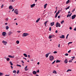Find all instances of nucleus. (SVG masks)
I'll list each match as a JSON object with an SVG mask.
<instances>
[{"instance_id":"obj_3","label":"nucleus","mask_w":76,"mask_h":76,"mask_svg":"<svg viewBox=\"0 0 76 76\" xmlns=\"http://www.w3.org/2000/svg\"><path fill=\"white\" fill-rule=\"evenodd\" d=\"M28 35H29V34L28 33H24L22 35L23 37H26V36H28Z\"/></svg>"},{"instance_id":"obj_51","label":"nucleus","mask_w":76,"mask_h":76,"mask_svg":"<svg viewBox=\"0 0 76 76\" xmlns=\"http://www.w3.org/2000/svg\"><path fill=\"white\" fill-rule=\"evenodd\" d=\"M71 51V50H70L69 51H68V53H70V52Z\"/></svg>"},{"instance_id":"obj_54","label":"nucleus","mask_w":76,"mask_h":76,"mask_svg":"<svg viewBox=\"0 0 76 76\" xmlns=\"http://www.w3.org/2000/svg\"><path fill=\"white\" fill-rule=\"evenodd\" d=\"M12 2H13V1H15V0H11Z\"/></svg>"},{"instance_id":"obj_56","label":"nucleus","mask_w":76,"mask_h":76,"mask_svg":"<svg viewBox=\"0 0 76 76\" xmlns=\"http://www.w3.org/2000/svg\"><path fill=\"white\" fill-rule=\"evenodd\" d=\"M17 32H18V33H20V31H18Z\"/></svg>"},{"instance_id":"obj_59","label":"nucleus","mask_w":76,"mask_h":76,"mask_svg":"<svg viewBox=\"0 0 76 76\" xmlns=\"http://www.w3.org/2000/svg\"><path fill=\"white\" fill-rule=\"evenodd\" d=\"M60 16H58V18H60Z\"/></svg>"},{"instance_id":"obj_33","label":"nucleus","mask_w":76,"mask_h":76,"mask_svg":"<svg viewBox=\"0 0 76 76\" xmlns=\"http://www.w3.org/2000/svg\"><path fill=\"white\" fill-rule=\"evenodd\" d=\"M64 20H62L61 22V24H63V23H64Z\"/></svg>"},{"instance_id":"obj_20","label":"nucleus","mask_w":76,"mask_h":76,"mask_svg":"<svg viewBox=\"0 0 76 76\" xmlns=\"http://www.w3.org/2000/svg\"><path fill=\"white\" fill-rule=\"evenodd\" d=\"M61 61L58 60H57L56 61V63H60Z\"/></svg>"},{"instance_id":"obj_22","label":"nucleus","mask_w":76,"mask_h":76,"mask_svg":"<svg viewBox=\"0 0 76 76\" xmlns=\"http://www.w3.org/2000/svg\"><path fill=\"white\" fill-rule=\"evenodd\" d=\"M10 65H11V66H13V64L11 61H10Z\"/></svg>"},{"instance_id":"obj_7","label":"nucleus","mask_w":76,"mask_h":76,"mask_svg":"<svg viewBox=\"0 0 76 76\" xmlns=\"http://www.w3.org/2000/svg\"><path fill=\"white\" fill-rule=\"evenodd\" d=\"M76 18V15H72V19H74Z\"/></svg>"},{"instance_id":"obj_19","label":"nucleus","mask_w":76,"mask_h":76,"mask_svg":"<svg viewBox=\"0 0 76 76\" xmlns=\"http://www.w3.org/2000/svg\"><path fill=\"white\" fill-rule=\"evenodd\" d=\"M23 55L25 57H28V56L26 53L23 54Z\"/></svg>"},{"instance_id":"obj_21","label":"nucleus","mask_w":76,"mask_h":76,"mask_svg":"<svg viewBox=\"0 0 76 76\" xmlns=\"http://www.w3.org/2000/svg\"><path fill=\"white\" fill-rule=\"evenodd\" d=\"M6 29H7V30L9 29V27L8 26H7L6 27Z\"/></svg>"},{"instance_id":"obj_53","label":"nucleus","mask_w":76,"mask_h":76,"mask_svg":"<svg viewBox=\"0 0 76 76\" xmlns=\"http://www.w3.org/2000/svg\"><path fill=\"white\" fill-rule=\"evenodd\" d=\"M7 21L8 20V18H7L5 19Z\"/></svg>"},{"instance_id":"obj_50","label":"nucleus","mask_w":76,"mask_h":76,"mask_svg":"<svg viewBox=\"0 0 76 76\" xmlns=\"http://www.w3.org/2000/svg\"><path fill=\"white\" fill-rule=\"evenodd\" d=\"M36 22L37 23H38V19L36 21Z\"/></svg>"},{"instance_id":"obj_45","label":"nucleus","mask_w":76,"mask_h":76,"mask_svg":"<svg viewBox=\"0 0 76 76\" xmlns=\"http://www.w3.org/2000/svg\"><path fill=\"white\" fill-rule=\"evenodd\" d=\"M69 29L72 30V27H69Z\"/></svg>"},{"instance_id":"obj_36","label":"nucleus","mask_w":76,"mask_h":76,"mask_svg":"<svg viewBox=\"0 0 76 76\" xmlns=\"http://www.w3.org/2000/svg\"><path fill=\"white\" fill-rule=\"evenodd\" d=\"M70 17V14H68L67 16V18H69V17Z\"/></svg>"},{"instance_id":"obj_55","label":"nucleus","mask_w":76,"mask_h":76,"mask_svg":"<svg viewBox=\"0 0 76 76\" xmlns=\"http://www.w3.org/2000/svg\"><path fill=\"white\" fill-rule=\"evenodd\" d=\"M74 30L75 31H76V28H75L74 29Z\"/></svg>"},{"instance_id":"obj_35","label":"nucleus","mask_w":76,"mask_h":76,"mask_svg":"<svg viewBox=\"0 0 76 76\" xmlns=\"http://www.w3.org/2000/svg\"><path fill=\"white\" fill-rule=\"evenodd\" d=\"M7 61H9L10 60V58H7Z\"/></svg>"},{"instance_id":"obj_6","label":"nucleus","mask_w":76,"mask_h":76,"mask_svg":"<svg viewBox=\"0 0 76 76\" xmlns=\"http://www.w3.org/2000/svg\"><path fill=\"white\" fill-rule=\"evenodd\" d=\"M2 43H3L4 45H6L7 44V42L3 40L2 41Z\"/></svg>"},{"instance_id":"obj_1","label":"nucleus","mask_w":76,"mask_h":76,"mask_svg":"<svg viewBox=\"0 0 76 76\" xmlns=\"http://www.w3.org/2000/svg\"><path fill=\"white\" fill-rule=\"evenodd\" d=\"M54 59V58L53 56H50L49 58V59L50 61H53V60Z\"/></svg>"},{"instance_id":"obj_43","label":"nucleus","mask_w":76,"mask_h":76,"mask_svg":"<svg viewBox=\"0 0 76 76\" xmlns=\"http://www.w3.org/2000/svg\"><path fill=\"white\" fill-rule=\"evenodd\" d=\"M51 36L52 37V38H53V37H54V35H51Z\"/></svg>"},{"instance_id":"obj_58","label":"nucleus","mask_w":76,"mask_h":76,"mask_svg":"<svg viewBox=\"0 0 76 76\" xmlns=\"http://www.w3.org/2000/svg\"><path fill=\"white\" fill-rule=\"evenodd\" d=\"M21 62L23 64L24 63V62L23 61H21Z\"/></svg>"},{"instance_id":"obj_4","label":"nucleus","mask_w":76,"mask_h":76,"mask_svg":"<svg viewBox=\"0 0 76 76\" xmlns=\"http://www.w3.org/2000/svg\"><path fill=\"white\" fill-rule=\"evenodd\" d=\"M14 13H15L16 15H18V9H16L15 10Z\"/></svg>"},{"instance_id":"obj_27","label":"nucleus","mask_w":76,"mask_h":76,"mask_svg":"<svg viewBox=\"0 0 76 76\" xmlns=\"http://www.w3.org/2000/svg\"><path fill=\"white\" fill-rule=\"evenodd\" d=\"M72 71V69H68V70H67V72H69V71Z\"/></svg>"},{"instance_id":"obj_13","label":"nucleus","mask_w":76,"mask_h":76,"mask_svg":"<svg viewBox=\"0 0 76 76\" xmlns=\"http://www.w3.org/2000/svg\"><path fill=\"white\" fill-rule=\"evenodd\" d=\"M54 25V22H53L50 23V25L51 26H53Z\"/></svg>"},{"instance_id":"obj_23","label":"nucleus","mask_w":76,"mask_h":76,"mask_svg":"<svg viewBox=\"0 0 76 76\" xmlns=\"http://www.w3.org/2000/svg\"><path fill=\"white\" fill-rule=\"evenodd\" d=\"M48 22V21H47L45 22L44 24H45V26H46V24H47V23Z\"/></svg>"},{"instance_id":"obj_48","label":"nucleus","mask_w":76,"mask_h":76,"mask_svg":"<svg viewBox=\"0 0 76 76\" xmlns=\"http://www.w3.org/2000/svg\"><path fill=\"white\" fill-rule=\"evenodd\" d=\"M69 62H70L71 63H72V60H69Z\"/></svg>"},{"instance_id":"obj_5","label":"nucleus","mask_w":76,"mask_h":76,"mask_svg":"<svg viewBox=\"0 0 76 76\" xmlns=\"http://www.w3.org/2000/svg\"><path fill=\"white\" fill-rule=\"evenodd\" d=\"M59 13H60V10H58V12L56 14V15L55 16V18H56L57 17V16H58V14H59Z\"/></svg>"},{"instance_id":"obj_12","label":"nucleus","mask_w":76,"mask_h":76,"mask_svg":"<svg viewBox=\"0 0 76 76\" xmlns=\"http://www.w3.org/2000/svg\"><path fill=\"white\" fill-rule=\"evenodd\" d=\"M53 73H54V74H57V72L55 70H54L53 71Z\"/></svg>"},{"instance_id":"obj_57","label":"nucleus","mask_w":76,"mask_h":76,"mask_svg":"<svg viewBox=\"0 0 76 76\" xmlns=\"http://www.w3.org/2000/svg\"><path fill=\"white\" fill-rule=\"evenodd\" d=\"M28 58H29L30 57V55H28Z\"/></svg>"},{"instance_id":"obj_44","label":"nucleus","mask_w":76,"mask_h":76,"mask_svg":"<svg viewBox=\"0 0 76 76\" xmlns=\"http://www.w3.org/2000/svg\"><path fill=\"white\" fill-rule=\"evenodd\" d=\"M71 58H72L73 59H74V58H75V57L73 56L72 57H71Z\"/></svg>"},{"instance_id":"obj_39","label":"nucleus","mask_w":76,"mask_h":76,"mask_svg":"<svg viewBox=\"0 0 76 76\" xmlns=\"http://www.w3.org/2000/svg\"><path fill=\"white\" fill-rule=\"evenodd\" d=\"M55 62H56V60H55V61H54L52 64H54V63H55Z\"/></svg>"},{"instance_id":"obj_61","label":"nucleus","mask_w":76,"mask_h":76,"mask_svg":"<svg viewBox=\"0 0 76 76\" xmlns=\"http://www.w3.org/2000/svg\"><path fill=\"white\" fill-rule=\"evenodd\" d=\"M11 67L12 69H13V66H11Z\"/></svg>"},{"instance_id":"obj_31","label":"nucleus","mask_w":76,"mask_h":76,"mask_svg":"<svg viewBox=\"0 0 76 76\" xmlns=\"http://www.w3.org/2000/svg\"><path fill=\"white\" fill-rule=\"evenodd\" d=\"M16 42L17 44H19V41L18 40Z\"/></svg>"},{"instance_id":"obj_9","label":"nucleus","mask_w":76,"mask_h":76,"mask_svg":"<svg viewBox=\"0 0 76 76\" xmlns=\"http://www.w3.org/2000/svg\"><path fill=\"white\" fill-rule=\"evenodd\" d=\"M2 35L3 36H6V33L5 32H3L2 33Z\"/></svg>"},{"instance_id":"obj_11","label":"nucleus","mask_w":76,"mask_h":76,"mask_svg":"<svg viewBox=\"0 0 76 76\" xmlns=\"http://www.w3.org/2000/svg\"><path fill=\"white\" fill-rule=\"evenodd\" d=\"M11 34H12V32L11 31H10L8 32V34L9 35H10Z\"/></svg>"},{"instance_id":"obj_10","label":"nucleus","mask_w":76,"mask_h":76,"mask_svg":"<svg viewBox=\"0 0 76 76\" xmlns=\"http://www.w3.org/2000/svg\"><path fill=\"white\" fill-rule=\"evenodd\" d=\"M31 8H32V7H34V6H35V4H34L32 5H31Z\"/></svg>"},{"instance_id":"obj_47","label":"nucleus","mask_w":76,"mask_h":76,"mask_svg":"<svg viewBox=\"0 0 76 76\" xmlns=\"http://www.w3.org/2000/svg\"><path fill=\"white\" fill-rule=\"evenodd\" d=\"M57 53V52L56 51H55L54 52V54H56V53Z\"/></svg>"},{"instance_id":"obj_46","label":"nucleus","mask_w":76,"mask_h":76,"mask_svg":"<svg viewBox=\"0 0 76 76\" xmlns=\"http://www.w3.org/2000/svg\"><path fill=\"white\" fill-rule=\"evenodd\" d=\"M72 42H69L68 43V45H69V44H72Z\"/></svg>"},{"instance_id":"obj_30","label":"nucleus","mask_w":76,"mask_h":76,"mask_svg":"<svg viewBox=\"0 0 76 76\" xmlns=\"http://www.w3.org/2000/svg\"><path fill=\"white\" fill-rule=\"evenodd\" d=\"M75 9H76L75 8L73 9L72 10V13H73V12L74 11H75Z\"/></svg>"},{"instance_id":"obj_64","label":"nucleus","mask_w":76,"mask_h":76,"mask_svg":"<svg viewBox=\"0 0 76 76\" xmlns=\"http://www.w3.org/2000/svg\"><path fill=\"white\" fill-rule=\"evenodd\" d=\"M5 25H7V23H5Z\"/></svg>"},{"instance_id":"obj_32","label":"nucleus","mask_w":76,"mask_h":76,"mask_svg":"<svg viewBox=\"0 0 76 76\" xmlns=\"http://www.w3.org/2000/svg\"><path fill=\"white\" fill-rule=\"evenodd\" d=\"M69 8H70V6H68L67 8H66L65 9L67 10V9H69Z\"/></svg>"},{"instance_id":"obj_25","label":"nucleus","mask_w":76,"mask_h":76,"mask_svg":"<svg viewBox=\"0 0 76 76\" xmlns=\"http://www.w3.org/2000/svg\"><path fill=\"white\" fill-rule=\"evenodd\" d=\"M48 56H49V55H48V54H46L45 55V56L46 57V58H48Z\"/></svg>"},{"instance_id":"obj_38","label":"nucleus","mask_w":76,"mask_h":76,"mask_svg":"<svg viewBox=\"0 0 76 76\" xmlns=\"http://www.w3.org/2000/svg\"><path fill=\"white\" fill-rule=\"evenodd\" d=\"M4 6V5H3V4H2L1 7V9H2L3 7Z\"/></svg>"},{"instance_id":"obj_28","label":"nucleus","mask_w":76,"mask_h":76,"mask_svg":"<svg viewBox=\"0 0 76 76\" xmlns=\"http://www.w3.org/2000/svg\"><path fill=\"white\" fill-rule=\"evenodd\" d=\"M17 66L18 67H21V65H18V64H17Z\"/></svg>"},{"instance_id":"obj_16","label":"nucleus","mask_w":76,"mask_h":76,"mask_svg":"<svg viewBox=\"0 0 76 76\" xmlns=\"http://www.w3.org/2000/svg\"><path fill=\"white\" fill-rule=\"evenodd\" d=\"M33 73L34 75H36L37 74V72L35 71H34L33 72Z\"/></svg>"},{"instance_id":"obj_60","label":"nucleus","mask_w":76,"mask_h":76,"mask_svg":"<svg viewBox=\"0 0 76 76\" xmlns=\"http://www.w3.org/2000/svg\"><path fill=\"white\" fill-rule=\"evenodd\" d=\"M23 59H25L26 60V58H23Z\"/></svg>"},{"instance_id":"obj_62","label":"nucleus","mask_w":76,"mask_h":76,"mask_svg":"<svg viewBox=\"0 0 76 76\" xmlns=\"http://www.w3.org/2000/svg\"><path fill=\"white\" fill-rule=\"evenodd\" d=\"M17 20V19L15 18L14 19V20Z\"/></svg>"},{"instance_id":"obj_8","label":"nucleus","mask_w":76,"mask_h":76,"mask_svg":"<svg viewBox=\"0 0 76 76\" xmlns=\"http://www.w3.org/2000/svg\"><path fill=\"white\" fill-rule=\"evenodd\" d=\"M8 57H9V58H13L15 57V56H12L11 55H9Z\"/></svg>"},{"instance_id":"obj_24","label":"nucleus","mask_w":76,"mask_h":76,"mask_svg":"<svg viewBox=\"0 0 76 76\" xmlns=\"http://www.w3.org/2000/svg\"><path fill=\"white\" fill-rule=\"evenodd\" d=\"M4 74L2 73V72H0V76H1L2 75H3Z\"/></svg>"},{"instance_id":"obj_18","label":"nucleus","mask_w":76,"mask_h":76,"mask_svg":"<svg viewBox=\"0 0 76 76\" xmlns=\"http://www.w3.org/2000/svg\"><path fill=\"white\" fill-rule=\"evenodd\" d=\"M67 62H68V61H67V59H66L65 60L64 63H67Z\"/></svg>"},{"instance_id":"obj_15","label":"nucleus","mask_w":76,"mask_h":76,"mask_svg":"<svg viewBox=\"0 0 76 76\" xmlns=\"http://www.w3.org/2000/svg\"><path fill=\"white\" fill-rule=\"evenodd\" d=\"M9 9H13V7H12V5H10L9 7Z\"/></svg>"},{"instance_id":"obj_49","label":"nucleus","mask_w":76,"mask_h":76,"mask_svg":"<svg viewBox=\"0 0 76 76\" xmlns=\"http://www.w3.org/2000/svg\"><path fill=\"white\" fill-rule=\"evenodd\" d=\"M55 33H58V31L56 30V31Z\"/></svg>"},{"instance_id":"obj_26","label":"nucleus","mask_w":76,"mask_h":76,"mask_svg":"<svg viewBox=\"0 0 76 76\" xmlns=\"http://www.w3.org/2000/svg\"><path fill=\"white\" fill-rule=\"evenodd\" d=\"M52 38V37H51V35H50L49 36V37H48V38H49V39H51V38Z\"/></svg>"},{"instance_id":"obj_42","label":"nucleus","mask_w":76,"mask_h":76,"mask_svg":"<svg viewBox=\"0 0 76 76\" xmlns=\"http://www.w3.org/2000/svg\"><path fill=\"white\" fill-rule=\"evenodd\" d=\"M19 70H18L17 72V74H19Z\"/></svg>"},{"instance_id":"obj_17","label":"nucleus","mask_w":76,"mask_h":76,"mask_svg":"<svg viewBox=\"0 0 76 76\" xmlns=\"http://www.w3.org/2000/svg\"><path fill=\"white\" fill-rule=\"evenodd\" d=\"M47 4H46L44 5V7L45 9L47 7Z\"/></svg>"},{"instance_id":"obj_41","label":"nucleus","mask_w":76,"mask_h":76,"mask_svg":"<svg viewBox=\"0 0 76 76\" xmlns=\"http://www.w3.org/2000/svg\"><path fill=\"white\" fill-rule=\"evenodd\" d=\"M68 55H69V54H68V53H66L65 54V56H67Z\"/></svg>"},{"instance_id":"obj_14","label":"nucleus","mask_w":76,"mask_h":76,"mask_svg":"<svg viewBox=\"0 0 76 76\" xmlns=\"http://www.w3.org/2000/svg\"><path fill=\"white\" fill-rule=\"evenodd\" d=\"M60 38H64V35H62L60 37Z\"/></svg>"},{"instance_id":"obj_37","label":"nucleus","mask_w":76,"mask_h":76,"mask_svg":"<svg viewBox=\"0 0 76 76\" xmlns=\"http://www.w3.org/2000/svg\"><path fill=\"white\" fill-rule=\"evenodd\" d=\"M24 69L25 70V71H27V70H28V69H27V68H24Z\"/></svg>"},{"instance_id":"obj_29","label":"nucleus","mask_w":76,"mask_h":76,"mask_svg":"<svg viewBox=\"0 0 76 76\" xmlns=\"http://www.w3.org/2000/svg\"><path fill=\"white\" fill-rule=\"evenodd\" d=\"M13 72L14 73H15V74H16V71L14 70Z\"/></svg>"},{"instance_id":"obj_40","label":"nucleus","mask_w":76,"mask_h":76,"mask_svg":"<svg viewBox=\"0 0 76 76\" xmlns=\"http://www.w3.org/2000/svg\"><path fill=\"white\" fill-rule=\"evenodd\" d=\"M51 27H49V31H51Z\"/></svg>"},{"instance_id":"obj_52","label":"nucleus","mask_w":76,"mask_h":76,"mask_svg":"<svg viewBox=\"0 0 76 76\" xmlns=\"http://www.w3.org/2000/svg\"><path fill=\"white\" fill-rule=\"evenodd\" d=\"M58 47H60V44H58Z\"/></svg>"},{"instance_id":"obj_34","label":"nucleus","mask_w":76,"mask_h":76,"mask_svg":"<svg viewBox=\"0 0 76 76\" xmlns=\"http://www.w3.org/2000/svg\"><path fill=\"white\" fill-rule=\"evenodd\" d=\"M69 3V0H68L66 2V4H68Z\"/></svg>"},{"instance_id":"obj_63","label":"nucleus","mask_w":76,"mask_h":76,"mask_svg":"<svg viewBox=\"0 0 76 76\" xmlns=\"http://www.w3.org/2000/svg\"><path fill=\"white\" fill-rule=\"evenodd\" d=\"M68 13H69V14H70V11H69L68 12Z\"/></svg>"},{"instance_id":"obj_2","label":"nucleus","mask_w":76,"mask_h":76,"mask_svg":"<svg viewBox=\"0 0 76 76\" xmlns=\"http://www.w3.org/2000/svg\"><path fill=\"white\" fill-rule=\"evenodd\" d=\"M56 27H60V26H61V25L60 24V23H58V22L56 23Z\"/></svg>"}]
</instances>
